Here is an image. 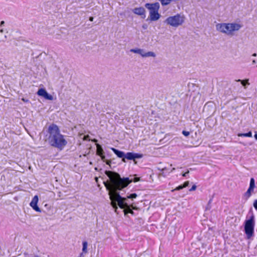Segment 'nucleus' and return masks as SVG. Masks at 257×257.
I'll return each mask as SVG.
<instances>
[{"label":"nucleus","mask_w":257,"mask_h":257,"mask_svg":"<svg viewBox=\"0 0 257 257\" xmlns=\"http://www.w3.org/2000/svg\"><path fill=\"white\" fill-rule=\"evenodd\" d=\"M105 174L109 180L104 182V185L108 191L109 199L111 201L110 205L116 212L117 205L122 209H124L128 204L125 202L126 198L121 197L118 191L121 190L126 187L130 183L128 178L120 177V175L116 172L111 171H106Z\"/></svg>","instance_id":"1"},{"label":"nucleus","mask_w":257,"mask_h":257,"mask_svg":"<svg viewBox=\"0 0 257 257\" xmlns=\"http://www.w3.org/2000/svg\"><path fill=\"white\" fill-rule=\"evenodd\" d=\"M49 142L51 146L62 150L66 146L67 142L61 135L58 127L56 124H52L49 126Z\"/></svg>","instance_id":"2"},{"label":"nucleus","mask_w":257,"mask_h":257,"mask_svg":"<svg viewBox=\"0 0 257 257\" xmlns=\"http://www.w3.org/2000/svg\"><path fill=\"white\" fill-rule=\"evenodd\" d=\"M241 28V25L235 23H218L216 25L217 31L228 36H232L234 32L238 31Z\"/></svg>","instance_id":"3"},{"label":"nucleus","mask_w":257,"mask_h":257,"mask_svg":"<svg viewBox=\"0 0 257 257\" xmlns=\"http://www.w3.org/2000/svg\"><path fill=\"white\" fill-rule=\"evenodd\" d=\"M111 149L114 153L117 156V157L122 158V161L125 162V159L128 160H133L135 162L136 159H140L143 157V155L138 153H134L133 152H128L124 154V152L119 151L115 148H111Z\"/></svg>","instance_id":"4"},{"label":"nucleus","mask_w":257,"mask_h":257,"mask_svg":"<svg viewBox=\"0 0 257 257\" xmlns=\"http://www.w3.org/2000/svg\"><path fill=\"white\" fill-rule=\"evenodd\" d=\"M145 7L149 10L150 19L151 21H155L159 20L161 15L159 14L160 9V4L156 2L155 3H147L145 5Z\"/></svg>","instance_id":"5"},{"label":"nucleus","mask_w":257,"mask_h":257,"mask_svg":"<svg viewBox=\"0 0 257 257\" xmlns=\"http://www.w3.org/2000/svg\"><path fill=\"white\" fill-rule=\"evenodd\" d=\"M254 217L253 214L244 222V232L247 239H251L254 236Z\"/></svg>","instance_id":"6"},{"label":"nucleus","mask_w":257,"mask_h":257,"mask_svg":"<svg viewBox=\"0 0 257 257\" xmlns=\"http://www.w3.org/2000/svg\"><path fill=\"white\" fill-rule=\"evenodd\" d=\"M184 22V17L180 14L167 18L165 23L174 27H178Z\"/></svg>","instance_id":"7"},{"label":"nucleus","mask_w":257,"mask_h":257,"mask_svg":"<svg viewBox=\"0 0 257 257\" xmlns=\"http://www.w3.org/2000/svg\"><path fill=\"white\" fill-rule=\"evenodd\" d=\"M130 51L134 53L139 54L143 57H155L156 56V54L153 52H146L144 49H131Z\"/></svg>","instance_id":"8"},{"label":"nucleus","mask_w":257,"mask_h":257,"mask_svg":"<svg viewBox=\"0 0 257 257\" xmlns=\"http://www.w3.org/2000/svg\"><path fill=\"white\" fill-rule=\"evenodd\" d=\"M37 94L39 96L43 97L47 100H52L53 99V96L48 94L46 90L43 88L39 89L37 92Z\"/></svg>","instance_id":"9"},{"label":"nucleus","mask_w":257,"mask_h":257,"mask_svg":"<svg viewBox=\"0 0 257 257\" xmlns=\"http://www.w3.org/2000/svg\"><path fill=\"white\" fill-rule=\"evenodd\" d=\"M38 202V197L36 195L33 198L31 202H30V205L34 210L37 212H40L41 210L37 205Z\"/></svg>","instance_id":"10"},{"label":"nucleus","mask_w":257,"mask_h":257,"mask_svg":"<svg viewBox=\"0 0 257 257\" xmlns=\"http://www.w3.org/2000/svg\"><path fill=\"white\" fill-rule=\"evenodd\" d=\"M132 11L134 14L142 16L143 18L146 17V11L143 7L135 8L132 10Z\"/></svg>","instance_id":"11"},{"label":"nucleus","mask_w":257,"mask_h":257,"mask_svg":"<svg viewBox=\"0 0 257 257\" xmlns=\"http://www.w3.org/2000/svg\"><path fill=\"white\" fill-rule=\"evenodd\" d=\"M254 187H255L254 180L253 178H252L250 179V180L249 187L247 191L246 192V195H247L248 197L250 196L251 192H252L253 191Z\"/></svg>","instance_id":"12"},{"label":"nucleus","mask_w":257,"mask_h":257,"mask_svg":"<svg viewBox=\"0 0 257 257\" xmlns=\"http://www.w3.org/2000/svg\"><path fill=\"white\" fill-rule=\"evenodd\" d=\"M96 147H97V150H96L97 154L99 156L102 155L103 153V149H102L101 146L100 145L97 144L96 146Z\"/></svg>","instance_id":"13"},{"label":"nucleus","mask_w":257,"mask_h":257,"mask_svg":"<svg viewBox=\"0 0 257 257\" xmlns=\"http://www.w3.org/2000/svg\"><path fill=\"white\" fill-rule=\"evenodd\" d=\"M124 212L125 214L131 213L132 214H134V211L131 209L130 206L128 205L124 209Z\"/></svg>","instance_id":"14"},{"label":"nucleus","mask_w":257,"mask_h":257,"mask_svg":"<svg viewBox=\"0 0 257 257\" xmlns=\"http://www.w3.org/2000/svg\"><path fill=\"white\" fill-rule=\"evenodd\" d=\"M238 137H252V133L251 132H249L247 133H243V134H238Z\"/></svg>","instance_id":"15"},{"label":"nucleus","mask_w":257,"mask_h":257,"mask_svg":"<svg viewBox=\"0 0 257 257\" xmlns=\"http://www.w3.org/2000/svg\"><path fill=\"white\" fill-rule=\"evenodd\" d=\"M82 245H83V247H82V251L83 252H84V253H86L87 252V245H88V244H87V241H83V243H82Z\"/></svg>","instance_id":"16"},{"label":"nucleus","mask_w":257,"mask_h":257,"mask_svg":"<svg viewBox=\"0 0 257 257\" xmlns=\"http://www.w3.org/2000/svg\"><path fill=\"white\" fill-rule=\"evenodd\" d=\"M237 81H238V82H241V84H242L243 86H244V87L245 86V85H246V84H247V85H249V82H248V79L243 80H240V79H238V80H237Z\"/></svg>","instance_id":"17"},{"label":"nucleus","mask_w":257,"mask_h":257,"mask_svg":"<svg viewBox=\"0 0 257 257\" xmlns=\"http://www.w3.org/2000/svg\"><path fill=\"white\" fill-rule=\"evenodd\" d=\"M163 6L169 4L172 0H159Z\"/></svg>","instance_id":"18"},{"label":"nucleus","mask_w":257,"mask_h":257,"mask_svg":"<svg viewBox=\"0 0 257 257\" xmlns=\"http://www.w3.org/2000/svg\"><path fill=\"white\" fill-rule=\"evenodd\" d=\"M137 196H138V195L136 193H133V194H130L128 196H127L126 197V199L127 198L134 199V198H136Z\"/></svg>","instance_id":"19"},{"label":"nucleus","mask_w":257,"mask_h":257,"mask_svg":"<svg viewBox=\"0 0 257 257\" xmlns=\"http://www.w3.org/2000/svg\"><path fill=\"white\" fill-rule=\"evenodd\" d=\"M128 180L130 182V183L132 182H137L138 181H139L140 180V178H138V177H134L133 179H130L128 178Z\"/></svg>","instance_id":"20"},{"label":"nucleus","mask_w":257,"mask_h":257,"mask_svg":"<svg viewBox=\"0 0 257 257\" xmlns=\"http://www.w3.org/2000/svg\"><path fill=\"white\" fill-rule=\"evenodd\" d=\"M182 134L185 137H188L190 135V133L186 131H183Z\"/></svg>","instance_id":"21"},{"label":"nucleus","mask_w":257,"mask_h":257,"mask_svg":"<svg viewBox=\"0 0 257 257\" xmlns=\"http://www.w3.org/2000/svg\"><path fill=\"white\" fill-rule=\"evenodd\" d=\"M183 188H184V187H183V185H180V186H178L177 187H176L174 189V190H180L181 189H182Z\"/></svg>","instance_id":"22"},{"label":"nucleus","mask_w":257,"mask_h":257,"mask_svg":"<svg viewBox=\"0 0 257 257\" xmlns=\"http://www.w3.org/2000/svg\"><path fill=\"white\" fill-rule=\"evenodd\" d=\"M196 189V186L195 185H194L192 186V187L189 189L190 191H193L195 190Z\"/></svg>","instance_id":"23"},{"label":"nucleus","mask_w":257,"mask_h":257,"mask_svg":"<svg viewBox=\"0 0 257 257\" xmlns=\"http://www.w3.org/2000/svg\"><path fill=\"white\" fill-rule=\"evenodd\" d=\"M189 184V181H186L185 182H184V183L183 184V187L184 188H185L187 186H188Z\"/></svg>","instance_id":"24"},{"label":"nucleus","mask_w":257,"mask_h":257,"mask_svg":"<svg viewBox=\"0 0 257 257\" xmlns=\"http://www.w3.org/2000/svg\"><path fill=\"white\" fill-rule=\"evenodd\" d=\"M167 170V168H163L162 170V173L161 174L162 175H163V176H165V175H164V173H165V171Z\"/></svg>","instance_id":"25"},{"label":"nucleus","mask_w":257,"mask_h":257,"mask_svg":"<svg viewBox=\"0 0 257 257\" xmlns=\"http://www.w3.org/2000/svg\"><path fill=\"white\" fill-rule=\"evenodd\" d=\"M100 157H101V160L103 161V162H105V157L104 155H99Z\"/></svg>","instance_id":"26"},{"label":"nucleus","mask_w":257,"mask_h":257,"mask_svg":"<svg viewBox=\"0 0 257 257\" xmlns=\"http://www.w3.org/2000/svg\"><path fill=\"white\" fill-rule=\"evenodd\" d=\"M253 206L256 209H257V200L254 202Z\"/></svg>","instance_id":"27"},{"label":"nucleus","mask_w":257,"mask_h":257,"mask_svg":"<svg viewBox=\"0 0 257 257\" xmlns=\"http://www.w3.org/2000/svg\"><path fill=\"white\" fill-rule=\"evenodd\" d=\"M189 171H188L187 172H185V173L183 174H182V176L183 177H186L187 176V175L189 173Z\"/></svg>","instance_id":"28"},{"label":"nucleus","mask_w":257,"mask_h":257,"mask_svg":"<svg viewBox=\"0 0 257 257\" xmlns=\"http://www.w3.org/2000/svg\"><path fill=\"white\" fill-rule=\"evenodd\" d=\"M105 162H106V164L109 165H110V164L111 163V161H109V160H107V161L105 160Z\"/></svg>","instance_id":"29"},{"label":"nucleus","mask_w":257,"mask_h":257,"mask_svg":"<svg viewBox=\"0 0 257 257\" xmlns=\"http://www.w3.org/2000/svg\"><path fill=\"white\" fill-rule=\"evenodd\" d=\"M22 100L23 101L26 102H28V101H29V100H28V99H26L24 98H23L22 99Z\"/></svg>","instance_id":"30"},{"label":"nucleus","mask_w":257,"mask_h":257,"mask_svg":"<svg viewBox=\"0 0 257 257\" xmlns=\"http://www.w3.org/2000/svg\"><path fill=\"white\" fill-rule=\"evenodd\" d=\"M254 138L257 140V132H255Z\"/></svg>","instance_id":"31"},{"label":"nucleus","mask_w":257,"mask_h":257,"mask_svg":"<svg viewBox=\"0 0 257 257\" xmlns=\"http://www.w3.org/2000/svg\"><path fill=\"white\" fill-rule=\"evenodd\" d=\"M89 21H91V22H92L93 21V17H90L89 18Z\"/></svg>","instance_id":"32"},{"label":"nucleus","mask_w":257,"mask_h":257,"mask_svg":"<svg viewBox=\"0 0 257 257\" xmlns=\"http://www.w3.org/2000/svg\"><path fill=\"white\" fill-rule=\"evenodd\" d=\"M143 28L144 29H146L147 28V25H143Z\"/></svg>","instance_id":"33"},{"label":"nucleus","mask_w":257,"mask_h":257,"mask_svg":"<svg viewBox=\"0 0 257 257\" xmlns=\"http://www.w3.org/2000/svg\"><path fill=\"white\" fill-rule=\"evenodd\" d=\"M5 24V22L4 21H2L1 22V26H3Z\"/></svg>","instance_id":"34"},{"label":"nucleus","mask_w":257,"mask_h":257,"mask_svg":"<svg viewBox=\"0 0 257 257\" xmlns=\"http://www.w3.org/2000/svg\"><path fill=\"white\" fill-rule=\"evenodd\" d=\"M252 56H254V57H255L256 56V53H253L252 55Z\"/></svg>","instance_id":"35"},{"label":"nucleus","mask_w":257,"mask_h":257,"mask_svg":"<svg viewBox=\"0 0 257 257\" xmlns=\"http://www.w3.org/2000/svg\"><path fill=\"white\" fill-rule=\"evenodd\" d=\"M255 63H256L255 60H253L252 61V64H255Z\"/></svg>","instance_id":"36"},{"label":"nucleus","mask_w":257,"mask_h":257,"mask_svg":"<svg viewBox=\"0 0 257 257\" xmlns=\"http://www.w3.org/2000/svg\"><path fill=\"white\" fill-rule=\"evenodd\" d=\"M175 169L174 168H172V170H171L170 172H173L174 170H175Z\"/></svg>","instance_id":"37"},{"label":"nucleus","mask_w":257,"mask_h":257,"mask_svg":"<svg viewBox=\"0 0 257 257\" xmlns=\"http://www.w3.org/2000/svg\"><path fill=\"white\" fill-rule=\"evenodd\" d=\"M3 32H4V31H3V29L0 30V32H1V33H3Z\"/></svg>","instance_id":"38"},{"label":"nucleus","mask_w":257,"mask_h":257,"mask_svg":"<svg viewBox=\"0 0 257 257\" xmlns=\"http://www.w3.org/2000/svg\"><path fill=\"white\" fill-rule=\"evenodd\" d=\"M34 257H39L38 256H35Z\"/></svg>","instance_id":"39"}]
</instances>
